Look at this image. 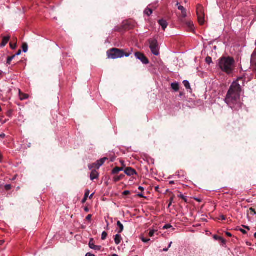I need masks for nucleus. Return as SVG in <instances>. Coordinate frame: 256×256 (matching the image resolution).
<instances>
[{
	"label": "nucleus",
	"mask_w": 256,
	"mask_h": 256,
	"mask_svg": "<svg viewBox=\"0 0 256 256\" xmlns=\"http://www.w3.org/2000/svg\"><path fill=\"white\" fill-rule=\"evenodd\" d=\"M106 160H108L106 158H101L100 160H98L96 163L90 165L88 167L90 170L93 168H94L98 169L100 167L104 164V162Z\"/></svg>",
	"instance_id": "423d86ee"
},
{
	"label": "nucleus",
	"mask_w": 256,
	"mask_h": 256,
	"mask_svg": "<svg viewBox=\"0 0 256 256\" xmlns=\"http://www.w3.org/2000/svg\"><path fill=\"white\" fill-rule=\"evenodd\" d=\"M138 189L141 190L142 191H144V188L142 186H139L138 187Z\"/></svg>",
	"instance_id": "c03bdc74"
},
{
	"label": "nucleus",
	"mask_w": 256,
	"mask_h": 256,
	"mask_svg": "<svg viewBox=\"0 0 256 256\" xmlns=\"http://www.w3.org/2000/svg\"><path fill=\"white\" fill-rule=\"evenodd\" d=\"M226 234H227L228 236H232V234H231L230 233H229V232H227V233H226Z\"/></svg>",
	"instance_id": "de8ad7c7"
},
{
	"label": "nucleus",
	"mask_w": 256,
	"mask_h": 256,
	"mask_svg": "<svg viewBox=\"0 0 256 256\" xmlns=\"http://www.w3.org/2000/svg\"><path fill=\"white\" fill-rule=\"evenodd\" d=\"M93 196H94V194H92L90 196V198H92Z\"/></svg>",
	"instance_id": "3c124183"
},
{
	"label": "nucleus",
	"mask_w": 256,
	"mask_h": 256,
	"mask_svg": "<svg viewBox=\"0 0 256 256\" xmlns=\"http://www.w3.org/2000/svg\"><path fill=\"white\" fill-rule=\"evenodd\" d=\"M4 188L6 190H9L12 188V186L10 184H6Z\"/></svg>",
	"instance_id": "72a5a7b5"
},
{
	"label": "nucleus",
	"mask_w": 256,
	"mask_h": 256,
	"mask_svg": "<svg viewBox=\"0 0 256 256\" xmlns=\"http://www.w3.org/2000/svg\"><path fill=\"white\" fill-rule=\"evenodd\" d=\"M4 136H5L4 134H2L0 135V136L2 138L4 137Z\"/></svg>",
	"instance_id": "864d4df0"
},
{
	"label": "nucleus",
	"mask_w": 256,
	"mask_h": 256,
	"mask_svg": "<svg viewBox=\"0 0 256 256\" xmlns=\"http://www.w3.org/2000/svg\"><path fill=\"white\" fill-rule=\"evenodd\" d=\"M12 110H10L8 112H7V116L9 117H10L12 114Z\"/></svg>",
	"instance_id": "c9c22d12"
},
{
	"label": "nucleus",
	"mask_w": 256,
	"mask_h": 256,
	"mask_svg": "<svg viewBox=\"0 0 256 256\" xmlns=\"http://www.w3.org/2000/svg\"><path fill=\"white\" fill-rule=\"evenodd\" d=\"M121 240H122V238H121L120 235L116 234L115 236L114 240V242L116 244L118 245V244H120L121 242Z\"/></svg>",
	"instance_id": "4468645a"
},
{
	"label": "nucleus",
	"mask_w": 256,
	"mask_h": 256,
	"mask_svg": "<svg viewBox=\"0 0 256 256\" xmlns=\"http://www.w3.org/2000/svg\"><path fill=\"white\" fill-rule=\"evenodd\" d=\"M98 172L95 170H92L90 175V180H93L94 179L98 178Z\"/></svg>",
	"instance_id": "9b49d317"
},
{
	"label": "nucleus",
	"mask_w": 256,
	"mask_h": 256,
	"mask_svg": "<svg viewBox=\"0 0 256 256\" xmlns=\"http://www.w3.org/2000/svg\"><path fill=\"white\" fill-rule=\"evenodd\" d=\"M10 38V37L8 36L4 37L2 38V42L0 44L1 46H2V47L4 46L8 42Z\"/></svg>",
	"instance_id": "ddd939ff"
},
{
	"label": "nucleus",
	"mask_w": 256,
	"mask_h": 256,
	"mask_svg": "<svg viewBox=\"0 0 256 256\" xmlns=\"http://www.w3.org/2000/svg\"><path fill=\"white\" fill-rule=\"evenodd\" d=\"M20 100H24L28 98V95L26 94H22L20 93Z\"/></svg>",
	"instance_id": "393cba45"
},
{
	"label": "nucleus",
	"mask_w": 256,
	"mask_h": 256,
	"mask_svg": "<svg viewBox=\"0 0 256 256\" xmlns=\"http://www.w3.org/2000/svg\"><path fill=\"white\" fill-rule=\"evenodd\" d=\"M117 225L120 228V230L118 231V233H120L124 230V226L121 224V222L120 221H118L117 222Z\"/></svg>",
	"instance_id": "4be33fe9"
},
{
	"label": "nucleus",
	"mask_w": 256,
	"mask_h": 256,
	"mask_svg": "<svg viewBox=\"0 0 256 256\" xmlns=\"http://www.w3.org/2000/svg\"><path fill=\"white\" fill-rule=\"evenodd\" d=\"M107 236H108V234L106 233V232H102V240H106Z\"/></svg>",
	"instance_id": "cd10ccee"
},
{
	"label": "nucleus",
	"mask_w": 256,
	"mask_h": 256,
	"mask_svg": "<svg viewBox=\"0 0 256 256\" xmlns=\"http://www.w3.org/2000/svg\"><path fill=\"white\" fill-rule=\"evenodd\" d=\"M107 56L108 58L116 59L121 58L124 56H128V54L125 52L123 50L112 48L108 50Z\"/></svg>",
	"instance_id": "7ed1b4c3"
},
{
	"label": "nucleus",
	"mask_w": 256,
	"mask_h": 256,
	"mask_svg": "<svg viewBox=\"0 0 256 256\" xmlns=\"http://www.w3.org/2000/svg\"><path fill=\"white\" fill-rule=\"evenodd\" d=\"M172 226L170 224H166L163 226V229L166 230L170 228H172Z\"/></svg>",
	"instance_id": "2f4dec72"
},
{
	"label": "nucleus",
	"mask_w": 256,
	"mask_h": 256,
	"mask_svg": "<svg viewBox=\"0 0 256 256\" xmlns=\"http://www.w3.org/2000/svg\"><path fill=\"white\" fill-rule=\"evenodd\" d=\"M21 52H22L21 50H19L18 51V52H17L14 54V55H16V56H19V55L21 54Z\"/></svg>",
	"instance_id": "e433bc0d"
},
{
	"label": "nucleus",
	"mask_w": 256,
	"mask_h": 256,
	"mask_svg": "<svg viewBox=\"0 0 256 256\" xmlns=\"http://www.w3.org/2000/svg\"><path fill=\"white\" fill-rule=\"evenodd\" d=\"M234 61L230 57H222L218 60L219 68L228 74H231L234 70Z\"/></svg>",
	"instance_id": "f03ea898"
},
{
	"label": "nucleus",
	"mask_w": 256,
	"mask_h": 256,
	"mask_svg": "<svg viewBox=\"0 0 256 256\" xmlns=\"http://www.w3.org/2000/svg\"><path fill=\"white\" fill-rule=\"evenodd\" d=\"M122 168H120L119 167H116L114 168L112 171V174H117L119 172L122 170Z\"/></svg>",
	"instance_id": "dca6fc26"
},
{
	"label": "nucleus",
	"mask_w": 256,
	"mask_h": 256,
	"mask_svg": "<svg viewBox=\"0 0 256 256\" xmlns=\"http://www.w3.org/2000/svg\"><path fill=\"white\" fill-rule=\"evenodd\" d=\"M183 84H184V86L186 88H187V89L190 88V82H188V81L186 80H184L183 82Z\"/></svg>",
	"instance_id": "b1692460"
},
{
	"label": "nucleus",
	"mask_w": 256,
	"mask_h": 256,
	"mask_svg": "<svg viewBox=\"0 0 256 256\" xmlns=\"http://www.w3.org/2000/svg\"><path fill=\"white\" fill-rule=\"evenodd\" d=\"M168 250V248H164V249L163 250V251H164V252H167V251Z\"/></svg>",
	"instance_id": "49530a36"
},
{
	"label": "nucleus",
	"mask_w": 256,
	"mask_h": 256,
	"mask_svg": "<svg viewBox=\"0 0 256 256\" xmlns=\"http://www.w3.org/2000/svg\"><path fill=\"white\" fill-rule=\"evenodd\" d=\"M14 42H16L17 41V38H14ZM10 48L12 50H14L16 48V42L14 43V44H12V42L10 43Z\"/></svg>",
	"instance_id": "412c9836"
},
{
	"label": "nucleus",
	"mask_w": 256,
	"mask_h": 256,
	"mask_svg": "<svg viewBox=\"0 0 256 256\" xmlns=\"http://www.w3.org/2000/svg\"><path fill=\"white\" fill-rule=\"evenodd\" d=\"M159 24L162 26L163 30H165L168 26V22L166 20L162 19L158 20Z\"/></svg>",
	"instance_id": "f8f14e48"
},
{
	"label": "nucleus",
	"mask_w": 256,
	"mask_h": 256,
	"mask_svg": "<svg viewBox=\"0 0 256 256\" xmlns=\"http://www.w3.org/2000/svg\"><path fill=\"white\" fill-rule=\"evenodd\" d=\"M124 176V175L123 174H120V176H114V180L115 182H118L121 180L122 179V178Z\"/></svg>",
	"instance_id": "6ab92c4d"
},
{
	"label": "nucleus",
	"mask_w": 256,
	"mask_h": 256,
	"mask_svg": "<svg viewBox=\"0 0 256 256\" xmlns=\"http://www.w3.org/2000/svg\"><path fill=\"white\" fill-rule=\"evenodd\" d=\"M152 10L148 8H146L144 11V14H145L147 15L148 16H150L152 14Z\"/></svg>",
	"instance_id": "a211bd4d"
},
{
	"label": "nucleus",
	"mask_w": 256,
	"mask_h": 256,
	"mask_svg": "<svg viewBox=\"0 0 256 256\" xmlns=\"http://www.w3.org/2000/svg\"><path fill=\"white\" fill-rule=\"evenodd\" d=\"M206 62L208 64H210L212 62V59L210 57L208 56L206 58Z\"/></svg>",
	"instance_id": "c85d7f7f"
},
{
	"label": "nucleus",
	"mask_w": 256,
	"mask_h": 256,
	"mask_svg": "<svg viewBox=\"0 0 256 256\" xmlns=\"http://www.w3.org/2000/svg\"><path fill=\"white\" fill-rule=\"evenodd\" d=\"M4 242V240H1L0 241V244H2Z\"/></svg>",
	"instance_id": "8fccbe9b"
},
{
	"label": "nucleus",
	"mask_w": 256,
	"mask_h": 256,
	"mask_svg": "<svg viewBox=\"0 0 256 256\" xmlns=\"http://www.w3.org/2000/svg\"><path fill=\"white\" fill-rule=\"evenodd\" d=\"M86 256H94V255L90 252H88L86 254Z\"/></svg>",
	"instance_id": "58836bf2"
},
{
	"label": "nucleus",
	"mask_w": 256,
	"mask_h": 256,
	"mask_svg": "<svg viewBox=\"0 0 256 256\" xmlns=\"http://www.w3.org/2000/svg\"><path fill=\"white\" fill-rule=\"evenodd\" d=\"M89 247L95 250H100L102 247L100 246H96L94 244V240L92 238L90 239L89 244Z\"/></svg>",
	"instance_id": "1a4fd4ad"
},
{
	"label": "nucleus",
	"mask_w": 256,
	"mask_h": 256,
	"mask_svg": "<svg viewBox=\"0 0 256 256\" xmlns=\"http://www.w3.org/2000/svg\"><path fill=\"white\" fill-rule=\"evenodd\" d=\"M84 210L86 211V212H88V210L87 208H86Z\"/></svg>",
	"instance_id": "5fc2aeb1"
},
{
	"label": "nucleus",
	"mask_w": 256,
	"mask_h": 256,
	"mask_svg": "<svg viewBox=\"0 0 256 256\" xmlns=\"http://www.w3.org/2000/svg\"><path fill=\"white\" fill-rule=\"evenodd\" d=\"M2 109L1 107L0 106V112H2Z\"/></svg>",
	"instance_id": "bf43d9fd"
},
{
	"label": "nucleus",
	"mask_w": 256,
	"mask_h": 256,
	"mask_svg": "<svg viewBox=\"0 0 256 256\" xmlns=\"http://www.w3.org/2000/svg\"><path fill=\"white\" fill-rule=\"evenodd\" d=\"M92 214H88L86 217V220H90L92 218Z\"/></svg>",
	"instance_id": "f704fd0d"
},
{
	"label": "nucleus",
	"mask_w": 256,
	"mask_h": 256,
	"mask_svg": "<svg viewBox=\"0 0 256 256\" xmlns=\"http://www.w3.org/2000/svg\"><path fill=\"white\" fill-rule=\"evenodd\" d=\"M22 50L24 52H26L28 50V46L26 43H24L22 45Z\"/></svg>",
	"instance_id": "5701e85b"
},
{
	"label": "nucleus",
	"mask_w": 256,
	"mask_h": 256,
	"mask_svg": "<svg viewBox=\"0 0 256 256\" xmlns=\"http://www.w3.org/2000/svg\"><path fill=\"white\" fill-rule=\"evenodd\" d=\"M172 244V242H170V244H169V245H168V248H170Z\"/></svg>",
	"instance_id": "a18cd8bd"
},
{
	"label": "nucleus",
	"mask_w": 256,
	"mask_h": 256,
	"mask_svg": "<svg viewBox=\"0 0 256 256\" xmlns=\"http://www.w3.org/2000/svg\"><path fill=\"white\" fill-rule=\"evenodd\" d=\"M170 184H174V181H170Z\"/></svg>",
	"instance_id": "603ef678"
},
{
	"label": "nucleus",
	"mask_w": 256,
	"mask_h": 256,
	"mask_svg": "<svg viewBox=\"0 0 256 256\" xmlns=\"http://www.w3.org/2000/svg\"><path fill=\"white\" fill-rule=\"evenodd\" d=\"M171 87L175 92H177L179 90L178 84L176 82L172 83L171 84Z\"/></svg>",
	"instance_id": "2eb2a0df"
},
{
	"label": "nucleus",
	"mask_w": 256,
	"mask_h": 256,
	"mask_svg": "<svg viewBox=\"0 0 256 256\" xmlns=\"http://www.w3.org/2000/svg\"><path fill=\"white\" fill-rule=\"evenodd\" d=\"M2 72L1 70H0V76L2 75Z\"/></svg>",
	"instance_id": "6e6d98bb"
},
{
	"label": "nucleus",
	"mask_w": 256,
	"mask_h": 256,
	"mask_svg": "<svg viewBox=\"0 0 256 256\" xmlns=\"http://www.w3.org/2000/svg\"><path fill=\"white\" fill-rule=\"evenodd\" d=\"M196 14L198 22L200 24H204V8L201 5H198L196 8Z\"/></svg>",
	"instance_id": "39448f33"
},
{
	"label": "nucleus",
	"mask_w": 256,
	"mask_h": 256,
	"mask_svg": "<svg viewBox=\"0 0 256 256\" xmlns=\"http://www.w3.org/2000/svg\"><path fill=\"white\" fill-rule=\"evenodd\" d=\"M186 25L188 26L189 28V30H194V24H193L192 22H186Z\"/></svg>",
	"instance_id": "aec40b11"
},
{
	"label": "nucleus",
	"mask_w": 256,
	"mask_h": 256,
	"mask_svg": "<svg viewBox=\"0 0 256 256\" xmlns=\"http://www.w3.org/2000/svg\"><path fill=\"white\" fill-rule=\"evenodd\" d=\"M124 173L128 175V168H126L124 170Z\"/></svg>",
	"instance_id": "ea45409f"
},
{
	"label": "nucleus",
	"mask_w": 256,
	"mask_h": 256,
	"mask_svg": "<svg viewBox=\"0 0 256 256\" xmlns=\"http://www.w3.org/2000/svg\"><path fill=\"white\" fill-rule=\"evenodd\" d=\"M123 194L124 195H128V190H125L124 192H123Z\"/></svg>",
	"instance_id": "79ce46f5"
},
{
	"label": "nucleus",
	"mask_w": 256,
	"mask_h": 256,
	"mask_svg": "<svg viewBox=\"0 0 256 256\" xmlns=\"http://www.w3.org/2000/svg\"><path fill=\"white\" fill-rule=\"evenodd\" d=\"M220 217V219L222 220H226V218H225L224 216H221Z\"/></svg>",
	"instance_id": "37998d69"
},
{
	"label": "nucleus",
	"mask_w": 256,
	"mask_h": 256,
	"mask_svg": "<svg viewBox=\"0 0 256 256\" xmlns=\"http://www.w3.org/2000/svg\"><path fill=\"white\" fill-rule=\"evenodd\" d=\"M112 256H118L116 254H114Z\"/></svg>",
	"instance_id": "13d9d810"
},
{
	"label": "nucleus",
	"mask_w": 256,
	"mask_h": 256,
	"mask_svg": "<svg viewBox=\"0 0 256 256\" xmlns=\"http://www.w3.org/2000/svg\"><path fill=\"white\" fill-rule=\"evenodd\" d=\"M244 84V79L241 77L232 84L224 100L226 104L232 108L237 110L241 108L240 96Z\"/></svg>",
	"instance_id": "f257e3e1"
},
{
	"label": "nucleus",
	"mask_w": 256,
	"mask_h": 256,
	"mask_svg": "<svg viewBox=\"0 0 256 256\" xmlns=\"http://www.w3.org/2000/svg\"><path fill=\"white\" fill-rule=\"evenodd\" d=\"M156 231L154 230H150V232H149L148 233V236L150 237H152L154 236V234L156 232Z\"/></svg>",
	"instance_id": "7c9ffc66"
},
{
	"label": "nucleus",
	"mask_w": 256,
	"mask_h": 256,
	"mask_svg": "<svg viewBox=\"0 0 256 256\" xmlns=\"http://www.w3.org/2000/svg\"><path fill=\"white\" fill-rule=\"evenodd\" d=\"M176 6H178V8L182 12V18H186L187 16L186 9L184 6L179 5L178 2H177Z\"/></svg>",
	"instance_id": "9d476101"
},
{
	"label": "nucleus",
	"mask_w": 256,
	"mask_h": 256,
	"mask_svg": "<svg viewBox=\"0 0 256 256\" xmlns=\"http://www.w3.org/2000/svg\"><path fill=\"white\" fill-rule=\"evenodd\" d=\"M248 212L252 216H254L256 214V212L253 208H251L248 210Z\"/></svg>",
	"instance_id": "bb28decb"
},
{
	"label": "nucleus",
	"mask_w": 256,
	"mask_h": 256,
	"mask_svg": "<svg viewBox=\"0 0 256 256\" xmlns=\"http://www.w3.org/2000/svg\"><path fill=\"white\" fill-rule=\"evenodd\" d=\"M15 56L16 55H13L11 56H8L7 58V64H10L12 60L15 58Z\"/></svg>",
	"instance_id": "a878e982"
},
{
	"label": "nucleus",
	"mask_w": 256,
	"mask_h": 256,
	"mask_svg": "<svg viewBox=\"0 0 256 256\" xmlns=\"http://www.w3.org/2000/svg\"><path fill=\"white\" fill-rule=\"evenodd\" d=\"M90 194V190H86L84 194V198L82 200V202L84 203L86 202L88 196Z\"/></svg>",
	"instance_id": "f3484780"
},
{
	"label": "nucleus",
	"mask_w": 256,
	"mask_h": 256,
	"mask_svg": "<svg viewBox=\"0 0 256 256\" xmlns=\"http://www.w3.org/2000/svg\"><path fill=\"white\" fill-rule=\"evenodd\" d=\"M135 56L138 59L140 60L144 64H148L149 62L148 59L141 53H135Z\"/></svg>",
	"instance_id": "0eeeda50"
},
{
	"label": "nucleus",
	"mask_w": 256,
	"mask_h": 256,
	"mask_svg": "<svg viewBox=\"0 0 256 256\" xmlns=\"http://www.w3.org/2000/svg\"><path fill=\"white\" fill-rule=\"evenodd\" d=\"M150 48L152 54L157 56L160 54V48L156 39L152 38L148 40Z\"/></svg>",
	"instance_id": "20e7f679"
},
{
	"label": "nucleus",
	"mask_w": 256,
	"mask_h": 256,
	"mask_svg": "<svg viewBox=\"0 0 256 256\" xmlns=\"http://www.w3.org/2000/svg\"><path fill=\"white\" fill-rule=\"evenodd\" d=\"M240 231L242 234H246V232L245 230H243V229H240Z\"/></svg>",
	"instance_id": "a19ab883"
},
{
	"label": "nucleus",
	"mask_w": 256,
	"mask_h": 256,
	"mask_svg": "<svg viewBox=\"0 0 256 256\" xmlns=\"http://www.w3.org/2000/svg\"><path fill=\"white\" fill-rule=\"evenodd\" d=\"M246 228L248 229V230H250V228L248 226H244Z\"/></svg>",
	"instance_id": "09e8293b"
},
{
	"label": "nucleus",
	"mask_w": 256,
	"mask_h": 256,
	"mask_svg": "<svg viewBox=\"0 0 256 256\" xmlns=\"http://www.w3.org/2000/svg\"><path fill=\"white\" fill-rule=\"evenodd\" d=\"M254 236L256 238V232L254 234Z\"/></svg>",
	"instance_id": "4d7b16f0"
},
{
	"label": "nucleus",
	"mask_w": 256,
	"mask_h": 256,
	"mask_svg": "<svg viewBox=\"0 0 256 256\" xmlns=\"http://www.w3.org/2000/svg\"><path fill=\"white\" fill-rule=\"evenodd\" d=\"M179 198H180L182 200H184L186 202V198L185 196H184L182 194L180 193V194L178 196Z\"/></svg>",
	"instance_id": "473e14b6"
},
{
	"label": "nucleus",
	"mask_w": 256,
	"mask_h": 256,
	"mask_svg": "<svg viewBox=\"0 0 256 256\" xmlns=\"http://www.w3.org/2000/svg\"><path fill=\"white\" fill-rule=\"evenodd\" d=\"M137 195L140 197L146 198V197L143 196L142 193H138Z\"/></svg>",
	"instance_id": "4c0bfd02"
},
{
	"label": "nucleus",
	"mask_w": 256,
	"mask_h": 256,
	"mask_svg": "<svg viewBox=\"0 0 256 256\" xmlns=\"http://www.w3.org/2000/svg\"><path fill=\"white\" fill-rule=\"evenodd\" d=\"M138 177V174L136 171L129 167V182L133 181L134 180L136 179Z\"/></svg>",
	"instance_id": "6e6552de"
},
{
	"label": "nucleus",
	"mask_w": 256,
	"mask_h": 256,
	"mask_svg": "<svg viewBox=\"0 0 256 256\" xmlns=\"http://www.w3.org/2000/svg\"><path fill=\"white\" fill-rule=\"evenodd\" d=\"M140 239L144 243H146V242H148L150 240V238H144V236H142L140 237Z\"/></svg>",
	"instance_id": "c756f323"
}]
</instances>
